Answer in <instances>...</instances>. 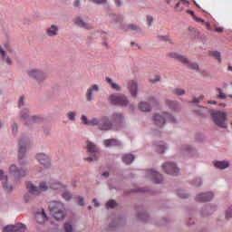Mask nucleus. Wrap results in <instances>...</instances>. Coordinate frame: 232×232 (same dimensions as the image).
<instances>
[{
  "label": "nucleus",
  "instance_id": "obj_64",
  "mask_svg": "<svg viewBox=\"0 0 232 232\" xmlns=\"http://www.w3.org/2000/svg\"><path fill=\"white\" fill-rule=\"evenodd\" d=\"M160 39L161 41H168V39H169V37L168 35H166V36H160Z\"/></svg>",
  "mask_w": 232,
  "mask_h": 232
},
{
  "label": "nucleus",
  "instance_id": "obj_45",
  "mask_svg": "<svg viewBox=\"0 0 232 232\" xmlns=\"http://www.w3.org/2000/svg\"><path fill=\"white\" fill-rule=\"evenodd\" d=\"M210 55H212V57H214L215 59H217V61H218V63H222V58H221L220 52L212 51V52L210 53Z\"/></svg>",
  "mask_w": 232,
  "mask_h": 232
},
{
  "label": "nucleus",
  "instance_id": "obj_57",
  "mask_svg": "<svg viewBox=\"0 0 232 232\" xmlns=\"http://www.w3.org/2000/svg\"><path fill=\"white\" fill-rule=\"evenodd\" d=\"M147 23H148L149 26H151V24H153V16L148 15L147 16Z\"/></svg>",
  "mask_w": 232,
  "mask_h": 232
},
{
  "label": "nucleus",
  "instance_id": "obj_47",
  "mask_svg": "<svg viewBox=\"0 0 232 232\" xmlns=\"http://www.w3.org/2000/svg\"><path fill=\"white\" fill-rule=\"evenodd\" d=\"M172 93H174L175 95H186V91L184 89L181 88H176L172 91Z\"/></svg>",
  "mask_w": 232,
  "mask_h": 232
},
{
  "label": "nucleus",
  "instance_id": "obj_34",
  "mask_svg": "<svg viewBox=\"0 0 232 232\" xmlns=\"http://www.w3.org/2000/svg\"><path fill=\"white\" fill-rule=\"evenodd\" d=\"M165 102L167 106L169 108V110H173L174 111L179 110V108H180V104H179V102H173L169 99H167Z\"/></svg>",
  "mask_w": 232,
  "mask_h": 232
},
{
  "label": "nucleus",
  "instance_id": "obj_60",
  "mask_svg": "<svg viewBox=\"0 0 232 232\" xmlns=\"http://www.w3.org/2000/svg\"><path fill=\"white\" fill-rule=\"evenodd\" d=\"M96 5H102L106 3V0H93Z\"/></svg>",
  "mask_w": 232,
  "mask_h": 232
},
{
  "label": "nucleus",
  "instance_id": "obj_10",
  "mask_svg": "<svg viewBox=\"0 0 232 232\" xmlns=\"http://www.w3.org/2000/svg\"><path fill=\"white\" fill-rule=\"evenodd\" d=\"M109 101L111 104H114L116 106H128L130 104V100L124 94H111L109 97Z\"/></svg>",
  "mask_w": 232,
  "mask_h": 232
},
{
  "label": "nucleus",
  "instance_id": "obj_50",
  "mask_svg": "<svg viewBox=\"0 0 232 232\" xmlns=\"http://www.w3.org/2000/svg\"><path fill=\"white\" fill-rule=\"evenodd\" d=\"M63 229L65 232H72L73 231V227L72 226L71 222H66L63 225Z\"/></svg>",
  "mask_w": 232,
  "mask_h": 232
},
{
  "label": "nucleus",
  "instance_id": "obj_26",
  "mask_svg": "<svg viewBox=\"0 0 232 232\" xmlns=\"http://www.w3.org/2000/svg\"><path fill=\"white\" fill-rule=\"evenodd\" d=\"M169 57H170V59H174V61H179V63H182L183 64H184V63H188V58H186V56H182L176 53H169Z\"/></svg>",
  "mask_w": 232,
  "mask_h": 232
},
{
  "label": "nucleus",
  "instance_id": "obj_36",
  "mask_svg": "<svg viewBox=\"0 0 232 232\" xmlns=\"http://www.w3.org/2000/svg\"><path fill=\"white\" fill-rule=\"evenodd\" d=\"M135 160V156L133 154H124L122 156V162L124 164H131Z\"/></svg>",
  "mask_w": 232,
  "mask_h": 232
},
{
  "label": "nucleus",
  "instance_id": "obj_58",
  "mask_svg": "<svg viewBox=\"0 0 232 232\" xmlns=\"http://www.w3.org/2000/svg\"><path fill=\"white\" fill-rule=\"evenodd\" d=\"M79 206H84V198L81 196L77 197Z\"/></svg>",
  "mask_w": 232,
  "mask_h": 232
},
{
  "label": "nucleus",
  "instance_id": "obj_44",
  "mask_svg": "<svg viewBox=\"0 0 232 232\" xmlns=\"http://www.w3.org/2000/svg\"><path fill=\"white\" fill-rule=\"evenodd\" d=\"M106 208L107 209H113V208H117V201H115L114 199H110L106 203Z\"/></svg>",
  "mask_w": 232,
  "mask_h": 232
},
{
  "label": "nucleus",
  "instance_id": "obj_27",
  "mask_svg": "<svg viewBox=\"0 0 232 232\" xmlns=\"http://www.w3.org/2000/svg\"><path fill=\"white\" fill-rule=\"evenodd\" d=\"M27 191L34 196L41 195V192L39 190V187L34 185L33 183L27 184Z\"/></svg>",
  "mask_w": 232,
  "mask_h": 232
},
{
  "label": "nucleus",
  "instance_id": "obj_53",
  "mask_svg": "<svg viewBox=\"0 0 232 232\" xmlns=\"http://www.w3.org/2000/svg\"><path fill=\"white\" fill-rule=\"evenodd\" d=\"M160 82V75L156 74L152 78L150 79V82H152V84H155L156 82Z\"/></svg>",
  "mask_w": 232,
  "mask_h": 232
},
{
  "label": "nucleus",
  "instance_id": "obj_2",
  "mask_svg": "<svg viewBox=\"0 0 232 232\" xmlns=\"http://www.w3.org/2000/svg\"><path fill=\"white\" fill-rule=\"evenodd\" d=\"M28 148H30V140L26 137L20 138L18 140V159L20 166L28 164V160H24Z\"/></svg>",
  "mask_w": 232,
  "mask_h": 232
},
{
  "label": "nucleus",
  "instance_id": "obj_52",
  "mask_svg": "<svg viewBox=\"0 0 232 232\" xmlns=\"http://www.w3.org/2000/svg\"><path fill=\"white\" fill-rule=\"evenodd\" d=\"M24 202H32L34 200V194H30V192L25 193L24 196Z\"/></svg>",
  "mask_w": 232,
  "mask_h": 232
},
{
  "label": "nucleus",
  "instance_id": "obj_11",
  "mask_svg": "<svg viewBox=\"0 0 232 232\" xmlns=\"http://www.w3.org/2000/svg\"><path fill=\"white\" fill-rule=\"evenodd\" d=\"M10 175H14L15 179H23L28 175V169L24 167H17L15 164H12L9 167Z\"/></svg>",
  "mask_w": 232,
  "mask_h": 232
},
{
  "label": "nucleus",
  "instance_id": "obj_8",
  "mask_svg": "<svg viewBox=\"0 0 232 232\" xmlns=\"http://www.w3.org/2000/svg\"><path fill=\"white\" fill-rule=\"evenodd\" d=\"M20 120L24 124H33V122H41L43 119L39 116H31L30 115V110L28 108H24V110L21 111L20 112Z\"/></svg>",
  "mask_w": 232,
  "mask_h": 232
},
{
  "label": "nucleus",
  "instance_id": "obj_17",
  "mask_svg": "<svg viewBox=\"0 0 232 232\" xmlns=\"http://www.w3.org/2000/svg\"><path fill=\"white\" fill-rule=\"evenodd\" d=\"M215 194L213 192H201L195 197L196 202H209L213 200Z\"/></svg>",
  "mask_w": 232,
  "mask_h": 232
},
{
  "label": "nucleus",
  "instance_id": "obj_14",
  "mask_svg": "<svg viewBox=\"0 0 232 232\" xmlns=\"http://www.w3.org/2000/svg\"><path fill=\"white\" fill-rule=\"evenodd\" d=\"M35 159L39 162V164L44 166V168L48 169L50 168V166H52V159L48 154L43 152L37 153Z\"/></svg>",
  "mask_w": 232,
  "mask_h": 232
},
{
  "label": "nucleus",
  "instance_id": "obj_49",
  "mask_svg": "<svg viewBox=\"0 0 232 232\" xmlns=\"http://www.w3.org/2000/svg\"><path fill=\"white\" fill-rule=\"evenodd\" d=\"M225 218L227 220H229V218H232V206L228 207L226 209Z\"/></svg>",
  "mask_w": 232,
  "mask_h": 232
},
{
  "label": "nucleus",
  "instance_id": "obj_18",
  "mask_svg": "<svg viewBox=\"0 0 232 232\" xmlns=\"http://www.w3.org/2000/svg\"><path fill=\"white\" fill-rule=\"evenodd\" d=\"M0 180L3 181V188L7 193L14 191V187L8 182V177L5 175L3 170H0Z\"/></svg>",
  "mask_w": 232,
  "mask_h": 232
},
{
  "label": "nucleus",
  "instance_id": "obj_33",
  "mask_svg": "<svg viewBox=\"0 0 232 232\" xmlns=\"http://www.w3.org/2000/svg\"><path fill=\"white\" fill-rule=\"evenodd\" d=\"M194 111L201 117H206V115H209L210 111L207 107H197V109H195Z\"/></svg>",
  "mask_w": 232,
  "mask_h": 232
},
{
  "label": "nucleus",
  "instance_id": "obj_29",
  "mask_svg": "<svg viewBox=\"0 0 232 232\" xmlns=\"http://www.w3.org/2000/svg\"><path fill=\"white\" fill-rule=\"evenodd\" d=\"M157 153L162 154L168 150V145L164 141H159L155 144Z\"/></svg>",
  "mask_w": 232,
  "mask_h": 232
},
{
  "label": "nucleus",
  "instance_id": "obj_43",
  "mask_svg": "<svg viewBox=\"0 0 232 232\" xmlns=\"http://www.w3.org/2000/svg\"><path fill=\"white\" fill-rule=\"evenodd\" d=\"M177 195H178V197H179V198H189V194H188V192H186V190H182V189L178 190Z\"/></svg>",
  "mask_w": 232,
  "mask_h": 232
},
{
  "label": "nucleus",
  "instance_id": "obj_38",
  "mask_svg": "<svg viewBox=\"0 0 232 232\" xmlns=\"http://www.w3.org/2000/svg\"><path fill=\"white\" fill-rule=\"evenodd\" d=\"M217 97L218 99H221L222 101H226L228 95L224 92L220 88H216Z\"/></svg>",
  "mask_w": 232,
  "mask_h": 232
},
{
  "label": "nucleus",
  "instance_id": "obj_63",
  "mask_svg": "<svg viewBox=\"0 0 232 232\" xmlns=\"http://www.w3.org/2000/svg\"><path fill=\"white\" fill-rule=\"evenodd\" d=\"M114 2H115V5L117 6H121L122 5V1L121 0H114Z\"/></svg>",
  "mask_w": 232,
  "mask_h": 232
},
{
  "label": "nucleus",
  "instance_id": "obj_61",
  "mask_svg": "<svg viewBox=\"0 0 232 232\" xmlns=\"http://www.w3.org/2000/svg\"><path fill=\"white\" fill-rule=\"evenodd\" d=\"M5 54H6V51H5V49H3V47L0 45V55L3 57Z\"/></svg>",
  "mask_w": 232,
  "mask_h": 232
},
{
  "label": "nucleus",
  "instance_id": "obj_16",
  "mask_svg": "<svg viewBox=\"0 0 232 232\" xmlns=\"http://www.w3.org/2000/svg\"><path fill=\"white\" fill-rule=\"evenodd\" d=\"M26 226L23 223H17L16 225H7L4 227L3 232H24Z\"/></svg>",
  "mask_w": 232,
  "mask_h": 232
},
{
  "label": "nucleus",
  "instance_id": "obj_59",
  "mask_svg": "<svg viewBox=\"0 0 232 232\" xmlns=\"http://www.w3.org/2000/svg\"><path fill=\"white\" fill-rule=\"evenodd\" d=\"M92 202H94V208H99V206H101V203L99 200H97V198H93Z\"/></svg>",
  "mask_w": 232,
  "mask_h": 232
},
{
  "label": "nucleus",
  "instance_id": "obj_4",
  "mask_svg": "<svg viewBox=\"0 0 232 232\" xmlns=\"http://www.w3.org/2000/svg\"><path fill=\"white\" fill-rule=\"evenodd\" d=\"M211 117L214 124L218 128L227 129V112L222 111H212Z\"/></svg>",
  "mask_w": 232,
  "mask_h": 232
},
{
  "label": "nucleus",
  "instance_id": "obj_21",
  "mask_svg": "<svg viewBox=\"0 0 232 232\" xmlns=\"http://www.w3.org/2000/svg\"><path fill=\"white\" fill-rule=\"evenodd\" d=\"M187 14H190V15H192V19H194L196 23H201V24H204L208 30H210L211 24L208 22L204 21V19L198 18L197 15H195V12L192 10H188Z\"/></svg>",
  "mask_w": 232,
  "mask_h": 232
},
{
  "label": "nucleus",
  "instance_id": "obj_56",
  "mask_svg": "<svg viewBox=\"0 0 232 232\" xmlns=\"http://www.w3.org/2000/svg\"><path fill=\"white\" fill-rule=\"evenodd\" d=\"M202 101H204V95L203 94H201L198 98H194L193 101H191V102L198 103V102H202Z\"/></svg>",
  "mask_w": 232,
  "mask_h": 232
},
{
  "label": "nucleus",
  "instance_id": "obj_22",
  "mask_svg": "<svg viewBox=\"0 0 232 232\" xmlns=\"http://www.w3.org/2000/svg\"><path fill=\"white\" fill-rule=\"evenodd\" d=\"M105 148H113V146H122V142L117 139H108L103 140Z\"/></svg>",
  "mask_w": 232,
  "mask_h": 232
},
{
  "label": "nucleus",
  "instance_id": "obj_54",
  "mask_svg": "<svg viewBox=\"0 0 232 232\" xmlns=\"http://www.w3.org/2000/svg\"><path fill=\"white\" fill-rule=\"evenodd\" d=\"M128 29L132 30V32H140V28H139V26L133 24H129Z\"/></svg>",
  "mask_w": 232,
  "mask_h": 232
},
{
  "label": "nucleus",
  "instance_id": "obj_28",
  "mask_svg": "<svg viewBox=\"0 0 232 232\" xmlns=\"http://www.w3.org/2000/svg\"><path fill=\"white\" fill-rule=\"evenodd\" d=\"M109 20L111 23H113L114 24H122V15L111 14L109 15Z\"/></svg>",
  "mask_w": 232,
  "mask_h": 232
},
{
  "label": "nucleus",
  "instance_id": "obj_46",
  "mask_svg": "<svg viewBox=\"0 0 232 232\" xmlns=\"http://www.w3.org/2000/svg\"><path fill=\"white\" fill-rule=\"evenodd\" d=\"M2 59H3L4 63H5V64H7V66H12V64H14V61H12V58L7 56L6 53L4 56H2Z\"/></svg>",
  "mask_w": 232,
  "mask_h": 232
},
{
  "label": "nucleus",
  "instance_id": "obj_24",
  "mask_svg": "<svg viewBox=\"0 0 232 232\" xmlns=\"http://www.w3.org/2000/svg\"><path fill=\"white\" fill-rule=\"evenodd\" d=\"M46 34L49 37H57L59 34V26L53 24L46 29Z\"/></svg>",
  "mask_w": 232,
  "mask_h": 232
},
{
  "label": "nucleus",
  "instance_id": "obj_15",
  "mask_svg": "<svg viewBox=\"0 0 232 232\" xmlns=\"http://www.w3.org/2000/svg\"><path fill=\"white\" fill-rule=\"evenodd\" d=\"M101 87L97 84L91 85L85 92V100L87 102H92L95 100V95L93 93L99 92Z\"/></svg>",
  "mask_w": 232,
  "mask_h": 232
},
{
  "label": "nucleus",
  "instance_id": "obj_23",
  "mask_svg": "<svg viewBox=\"0 0 232 232\" xmlns=\"http://www.w3.org/2000/svg\"><path fill=\"white\" fill-rule=\"evenodd\" d=\"M81 121L85 126H95L97 124V118H92L90 120L84 114L81 116Z\"/></svg>",
  "mask_w": 232,
  "mask_h": 232
},
{
  "label": "nucleus",
  "instance_id": "obj_9",
  "mask_svg": "<svg viewBox=\"0 0 232 232\" xmlns=\"http://www.w3.org/2000/svg\"><path fill=\"white\" fill-rule=\"evenodd\" d=\"M95 126L101 131H111V130H113V122L110 121L108 116H103L101 119L97 118Z\"/></svg>",
  "mask_w": 232,
  "mask_h": 232
},
{
  "label": "nucleus",
  "instance_id": "obj_5",
  "mask_svg": "<svg viewBox=\"0 0 232 232\" xmlns=\"http://www.w3.org/2000/svg\"><path fill=\"white\" fill-rule=\"evenodd\" d=\"M27 75L31 79H34L37 86H39L40 88L43 87V83L44 82V81H46L48 77L46 75V72H44V71H43L42 69H36V68L28 70Z\"/></svg>",
  "mask_w": 232,
  "mask_h": 232
},
{
  "label": "nucleus",
  "instance_id": "obj_6",
  "mask_svg": "<svg viewBox=\"0 0 232 232\" xmlns=\"http://www.w3.org/2000/svg\"><path fill=\"white\" fill-rule=\"evenodd\" d=\"M86 150L87 153L90 155L89 157H85L84 160L86 162H95L99 160V147L92 141H86Z\"/></svg>",
  "mask_w": 232,
  "mask_h": 232
},
{
  "label": "nucleus",
  "instance_id": "obj_48",
  "mask_svg": "<svg viewBox=\"0 0 232 232\" xmlns=\"http://www.w3.org/2000/svg\"><path fill=\"white\" fill-rule=\"evenodd\" d=\"M63 199L66 200L67 202L72 200V192L65 191L62 194Z\"/></svg>",
  "mask_w": 232,
  "mask_h": 232
},
{
  "label": "nucleus",
  "instance_id": "obj_40",
  "mask_svg": "<svg viewBox=\"0 0 232 232\" xmlns=\"http://www.w3.org/2000/svg\"><path fill=\"white\" fill-rule=\"evenodd\" d=\"M190 184L194 186V188H200V186H202V178H195L190 180Z\"/></svg>",
  "mask_w": 232,
  "mask_h": 232
},
{
  "label": "nucleus",
  "instance_id": "obj_55",
  "mask_svg": "<svg viewBox=\"0 0 232 232\" xmlns=\"http://www.w3.org/2000/svg\"><path fill=\"white\" fill-rule=\"evenodd\" d=\"M25 101L26 100L24 99V96H21L18 101V108H23V106H24Z\"/></svg>",
  "mask_w": 232,
  "mask_h": 232
},
{
  "label": "nucleus",
  "instance_id": "obj_30",
  "mask_svg": "<svg viewBox=\"0 0 232 232\" xmlns=\"http://www.w3.org/2000/svg\"><path fill=\"white\" fill-rule=\"evenodd\" d=\"M49 188L54 190H61L64 188V186L57 180H51L49 181Z\"/></svg>",
  "mask_w": 232,
  "mask_h": 232
},
{
  "label": "nucleus",
  "instance_id": "obj_41",
  "mask_svg": "<svg viewBox=\"0 0 232 232\" xmlns=\"http://www.w3.org/2000/svg\"><path fill=\"white\" fill-rule=\"evenodd\" d=\"M183 64L188 66V68H189L190 70H198V64L193 62H189V60H188V63H183Z\"/></svg>",
  "mask_w": 232,
  "mask_h": 232
},
{
  "label": "nucleus",
  "instance_id": "obj_37",
  "mask_svg": "<svg viewBox=\"0 0 232 232\" xmlns=\"http://www.w3.org/2000/svg\"><path fill=\"white\" fill-rule=\"evenodd\" d=\"M66 118L68 121H71V122H75L77 119V111H70L66 113Z\"/></svg>",
  "mask_w": 232,
  "mask_h": 232
},
{
  "label": "nucleus",
  "instance_id": "obj_7",
  "mask_svg": "<svg viewBox=\"0 0 232 232\" xmlns=\"http://www.w3.org/2000/svg\"><path fill=\"white\" fill-rule=\"evenodd\" d=\"M161 169L164 173L171 177H179L180 175V168L174 161H165L161 165Z\"/></svg>",
  "mask_w": 232,
  "mask_h": 232
},
{
  "label": "nucleus",
  "instance_id": "obj_62",
  "mask_svg": "<svg viewBox=\"0 0 232 232\" xmlns=\"http://www.w3.org/2000/svg\"><path fill=\"white\" fill-rule=\"evenodd\" d=\"M216 32L220 34V33L224 32V28L223 27H216Z\"/></svg>",
  "mask_w": 232,
  "mask_h": 232
},
{
  "label": "nucleus",
  "instance_id": "obj_3",
  "mask_svg": "<svg viewBox=\"0 0 232 232\" xmlns=\"http://www.w3.org/2000/svg\"><path fill=\"white\" fill-rule=\"evenodd\" d=\"M153 121L156 126L162 128V126H164V124H166L167 122L175 124V122H177V118L170 113L161 112V113H155L153 117Z\"/></svg>",
  "mask_w": 232,
  "mask_h": 232
},
{
  "label": "nucleus",
  "instance_id": "obj_35",
  "mask_svg": "<svg viewBox=\"0 0 232 232\" xmlns=\"http://www.w3.org/2000/svg\"><path fill=\"white\" fill-rule=\"evenodd\" d=\"M111 120L113 122H123L124 121V114L121 112H116L111 115Z\"/></svg>",
  "mask_w": 232,
  "mask_h": 232
},
{
  "label": "nucleus",
  "instance_id": "obj_20",
  "mask_svg": "<svg viewBox=\"0 0 232 232\" xmlns=\"http://www.w3.org/2000/svg\"><path fill=\"white\" fill-rule=\"evenodd\" d=\"M107 84H109L110 88L113 90L114 92H121L122 86H121L117 82H115L113 79L107 77L105 79Z\"/></svg>",
  "mask_w": 232,
  "mask_h": 232
},
{
  "label": "nucleus",
  "instance_id": "obj_19",
  "mask_svg": "<svg viewBox=\"0 0 232 232\" xmlns=\"http://www.w3.org/2000/svg\"><path fill=\"white\" fill-rule=\"evenodd\" d=\"M73 23L77 26H80V28H84V30H92V28H93V25H92L89 23L84 22V20H82V17H81V16L75 17L73 19Z\"/></svg>",
  "mask_w": 232,
  "mask_h": 232
},
{
  "label": "nucleus",
  "instance_id": "obj_12",
  "mask_svg": "<svg viewBox=\"0 0 232 232\" xmlns=\"http://www.w3.org/2000/svg\"><path fill=\"white\" fill-rule=\"evenodd\" d=\"M146 179H150L154 184H162L164 178L160 172L151 169L145 172Z\"/></svg>",
  "mask_w": 232,
  "mask_h": 232
},
{
  "label": "nucleus",
  "instance_id": "obj_31",
  "mask_svg": "<svg viewBox=\"0 0 232 232\" xmlns=\"http://www.w3.org/2000/svg\"><path fill=\"white\" fill-rule=\"evenodd\" d=\"M36 220L39 222V224H44V222L48 220V217L46 216L44 209L36 214Z\"/></svg>",
  "mask_w": 232,
  "mask_h": 232
},
{
  "label": "nucleus",
  "instance_id": "obj_51",
  "mask_svg": "<svg viewBox=\"0 0 232 232\" xmlns=\"http://www.w3.org/2000/svg\"><path fill=\"white\" fill-rule=\"evenodd\" d=\"M19 132V126L17 123L14 122L12 125V133L14 137H17V133Z\"/></svg>",
  "mask_w": 232,
  "mask_h": 232
},
{
  "label": "nucleus",
  "instance_id": "obj_13",
  "mask_svg": "<svg viewBox=\"0 0 232 232\" xmlns=\"http://www.w3.org/2000/svg\"><path fill=\"white\" fill-rule=\"evenodd\" d=\"M127 90L130 93V97L137 99L139 97V82L137 80H129L127 82Z\"/></svg>",
  "mask_w": 232,
  "mask_h": 232
},
{
  "label": "nucleus",
  "instance_id": "obj_1",
  "mask_svg": "<svg viewBox=\"0 0 232 232\" xmlns=\"http://www.w3.org/2000/svg\"><path fill=\"white\" fill-rule=\"evenodd\" d=\"M48 209L55 220H63L66 215L64 205L61 201H51Z\"/></svg>",
  "mask_w": 232,
  "mask_h": 232
},
{
  "label": "nucleus",
  "instance_id": "obj_25",
  "mask_svg": "<svg viewBox=\"0 0 232 232\" xmlns=\"http://www.w3.org/2000/svg\"><path fill=\"white\" fill-rule=\"evenodd\" d=\"M214 166L218 169H227V168L231 166V162H229L228 160L215 161Z\"/></svg>",
  "mask_w": 232,
  "mask_h": 232
},
{
  "label": "nucleus",
  "instance_id": "obj_39",
  "mask_svg": "<svg viewBox=\"0 0 232 232\" xmlns=\"http://www.w3.org/2000/svg\"><path fill=\"white\" fill-rule=\"evenodd\" d=\"M192 150H193V147H191V145L183 144L181 145L179 151L180 153H190Z\"/></svg>",
  "mask_w": 232,
  "mask_h": 232
},
{
  "label": "nucleus",
  "instance_id": "obj_42",
  "mask_svg": "<svg viewBox=\"0 0 232 232\" xmlns=\"http://www.w3.org/2000/svg\"><path fill=\"white\" fill-rule=\"evenodd\" d=\"M50 188V185H47L46 182L44 181H42L40 184H39V187H38V189L40 191V193L42 191H48V188Z\"/></svg>",
  "mask_w": 232,
  "mask_h": 232
},
{
  "label": "nucleus",
  "instance_id": "obj_32",
  "mask_svg": "<svg viewBox=\"0 0 232 232\" xmlns=\"http://www.w3.org/2000/svg\"><path fill=\"white\" fill-rule=\"evenodd\" d=\"M138 108L140 111H151V105L148 102H140Z\"/></svg>",
  "mask_w": 232,
  "mask_h": 232
}]
</instances>
